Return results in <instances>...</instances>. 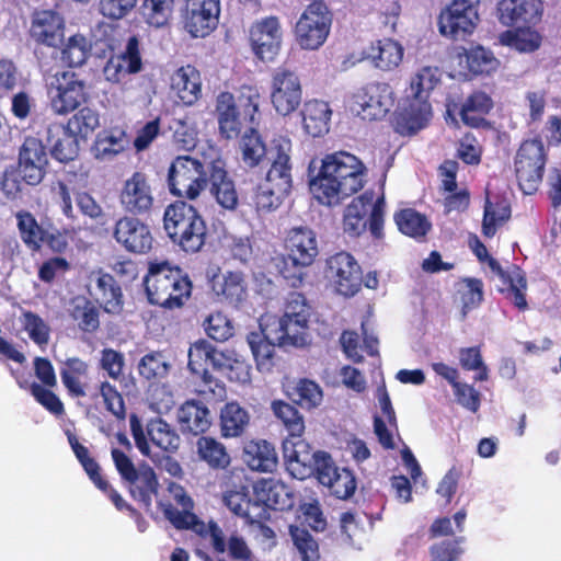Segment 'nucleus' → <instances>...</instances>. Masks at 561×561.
Masks as SVG:
<instances>
[{
	"label": "nucleus",
	"instance_id": "5",
	"mask_svg": "<svg viewBox=\"0 0 561 561\" xmlns=\"http://www.w3.org/2000/svg\"><path fill=\"white\" fill-rule=\"evenodd\" d=\"M549 150L540 135L522 140L513 157V170L518 188L535 194L546 172Z\"/></svg>",
	"mask_w": 561,
	"mask_h": 561
},
{
	"label": "nucleus",
	"instance_id": "23",
	"mask_svg": "<svg viewBox=\"0 0 561 561\" xmlns=\"http://www.w3.org/2000/svg\"><path fill=\"white\" fill-rule=\"evenodd\" d=\"M210 283L214 295L221 304L238 308L248 298L247 277L240 271L214 275Z\"/></svg>",
	"mask_w": 561,
	"mask_h": 561
},
{
	"label": "nucleus",
	"instance_id": "1",
	"mask_svg": "<svg viewBox=\"0 0 561 561\" xmlns=\"http://www.w3.org/2000/svg\"><path fill=\"white\" fill-rule=\"evenodd\" d=\"M366 171L363 161L347 151L328 153L310 180V192L322 205H339L363 188Z\"/></svg>",
	"mask_w": 561,
	"mask_h": 561
},
{
	"label": "nucleus",
	"instance_id": "57",
	"mask_svg": "<svg viewBox=\"0 0 561 561\" xmlns=\"http://www.w3.org/2000/svg\"><path fill=\"white\" fill-rule=\"evenodd\" d=\"M511 217V208L504 203L493 204L489 199L485 202L482 233L486 238H492L496 233L497 226L505 222Z\"/></svg>",
	"mask_w": 561,
	"mask_h": 561
},
{
	"label": "nucleus",
	"instance_id": "18",
	"mask_svg": "<svg viewBox=\"0 0 561 561\" xmlns=\"http://www.w3.org/2000/svg\"><path fill=\"white\" fill-rule=\"evenodd\" d=\"M119 202L127 214L149 215L154 198L148 175L141 171L134 172L123 184Z\"/></svg>",
	"mask_w": 561,
	"mask_h": 561
},
{
	"label": "nucleus",
	"instance_id": "12",
	"mask_svg": "<svg viewBox=\"0 0 561 561\" xmlns=\"http://www.w3.org/2000/svg\"><path fill=\"white\" fill-rule=\"evenodd\" d=\"M249 43L253 55L263 62L274 61L283 44V28L277 16L254 21L249 27Z\"/></svg>",
	"mask_w": 561,
	"mask_h": 561
},
{
	"label": "nucleus",
	"instance_id": "10",
	"mask_svg": "<svg viewBox=\"0 0 561 561\" xmlns=\"http://www.w3.org/2000/svg\"><path fill=\"white\" fill-rule=\"evenodd\" d=\"M477 5L471 0H453L438 15L439 33L454 41H466L473 34L478 23Z\"/></svg>",
	"mask_w": 561,
	"mask_h": 561
},
{
	"label": "nucleus",
	"instance_id": "63",
	"mask_svg": "<svg viewBox=\"0 0 561 561\" xmlns=\"http://www.w3.org/2000/svg\"><path fill=\"white\" fill-rule=\"evenodd\" d=\"M99 393L103 399L105 409L117 420L126 417V405L122 393L110 381L100 382Z\"/></svg>",
	"mask_w": 561,
	"mask_h": 561
},
{
	"label": "nucleus",
	"instance_id": "3",
	"mask_svg": "<svg viewBox=\"0 0 561 561\" xmlns=\"http://www.w3.org/2000/svg\"><path fill=\"white\" fill-rule=\"evenodd\" d=\"M260 100L261 94L253 85H241L237 94L220 92L215 103L220 136L225 139H234L243 129L256 128L260 124Z\"/></svg>",
	"mask_w": 561,
	"mask_h": 561
},
{
	"label": "nucleus",
	"instance_id": "20",
	"mask_svg": "<svg viewBox=\"0 0 561 561\" xmlns=\"http://www.w3.org/2000/svg\"><path fill=\"white\" fill-rule=\"evenodd\" d=\"M208 184L210 195L222 209L233 211L238 208L239 194L222 159L210 162Z\"/></svg>",
	"mask_w": 561,
	"mask_h": 561
},
{
	"label": "nucleus",
	"instance_id": "16",
	"mask_svg": "<svg viewBox=\"0 0 561 561\" xmlns=\"http://www.w3.org/2000/svg\"><path fill=\"white\" fill-rule=\"evenodd\" d=\"M220 0H185L183 24L193 38L210 35L219 24Z\"/></svg>",
	"mask_w": 561,
	"mask_h": 561
},
{
	"label": "nucleus",
	"instance_id": "30",
	"mask_svg": "<svg viewBox=\"0 0 561 561\" xmlns=\"http://www.w3.org/2000/svg\"><path fill=\"white\" fill-rule=\"evenodd\" d=\"M178 420L183 432L204 434L211 425L210 411L199 400H187L179 409Z\"/></svg>",
	"mask_w": 561,
	"mask_h": 561
},
{
	"label": "nucleus",
	"instance_id": "22",
	"mask_svg": "<svg viewBox=\"0 0 561 561\" xmlns=\"http://www.w3.org/2000/svg\"><path fill=\"white\" fill-rule=\"evenodd\" d=\"M283 457L288 472L296 479L305 480L311 477V463L316 451L301 437L286 436L283 440Z\"/></svg>",
	"mask_w": 561,
	"mask_h": 561
},
{
	"label": "nucleus",
	"instance_id": "40",
	"mask_svg": "<svg viewBox=\"0 0 561 561\" xmlns=\"http://www.w3.org/2000/svg\"><path fill=\"white\" fill-rule=\"evenodd\" d=\"M460 56V65L465 64V68L472 77L490 76L495 72L500 66L499 59L494 54L481 45H477L469 49H463Z\"/></svg>",
	"mask_w": 561,
	"mask_h": 561
},
{
	"label": "nucleus",
	"instance_id": "32",
	"mask_svg": "<svg viewBox=\"0 0 561 561\" xmlns=\"http://www.w3.org/2000/svg\"><path fill=\"white\" fill-rule=\"evenodd\" d=\"M139 13L150 28H170L175 16V0H139Z\"/></svg>",
	"mask_w": 561,
	"mask_h": 561
},
{
	"label": "nucleus",
	"instance_id": "39",
	"mask_svg": "<svg viewBox=\"0 0 561 561\" xmlns=\"http://www.w3.org/2000/svg\"><path fill=\"white\" fill-rule=\"evenodd\" d=\"M492 107L493 101L485 92L474 91L462 104L459 115L462 123L469 127H484L488 124L485 115Z\"/></svg>",
	"mask_w": 561,
	"mask_h": 561
},
{
	"label": "nucleus",
	"instance_id": "9",
	"mask_svg": "<svg viewBox=\"0 0 561 561\" xmlns=\"http://www.w3.org/2000/svg\"><path fill=\"white\" fill-rule=\"evenodd\" d=\"M332 13L323 1H312L296 24L297 42L304 49H318L327 41Z\"/></svg>",
	"mask_w": 561,
	"mask_h": 561
},
{
	"label": "nucleus",
	"instance_id": "38",
	"mask_svg": "<svg viewBox=\"0 0 561 561\" xmlns=\"http://www.w3.org/2000/svg\"><path fill=\"white\" fill-rule=\"evenodd\" d=\"M198 210L185 201H176L164 209L163 228L172 241L183 231L194 217H199Z\"/></svg>",
	"mask_w": 561,
	"mask_h": 561
},
{
	"label": "nucleus",
	"instance_id": "55",
	"mask_svg": "<svg viewBox=\"0 0 561 561\" xmlns=\"http://www.w3.org/2000/svg\"><path fill=\"white\" fill-rule=\"evenodd\" d=\"M289 535L302 561L319 560V545L306 528L299 527L297 525H290Z\"/></svg>",
	"mask_w": 561,
	"mask_h": 561
},
{
	"label": "nucleus",
	"instance_id": "15",
	"mask_svg": "<svg viewBox=\"0 0 561 561\" xmlns=\"http://www.w3.org/2000/svg\"><path fill=\"white\" fill-rule=\"evenodd\" d=\"M48 156L42 139L26 136L19 149L18 173L21 180L31 186H36L47 174Z\"/></svg>",
	"mask_w": 561,
	"mask_h": 561
},
{
	"label": "nucleus",
	"instance_id": "21",
	"mask_svg": "<svg viewBox=\"0 0 561 561\" xmlns=\"http://www.w3.org/2000/svg\"><path fill=\"white\" fill-rule=\"evenodd\" d=\"M65 21L54 10L35 11L30 28L31 37L48 47H59L64 42Z\"/></svg>",
	"mask_w": 561,
	"mask_h": 561
},
{
	"label": "nucleus",
	"instance_id": "54",
	"mask_svg": "<svg viewBox=\"0 0 561 561\" xmlns=\"http://www.w3.org/2000/svg\"><path fill=\"white\" fill-rule=\"evenodd\" d=\"M290 396L295 403L307 410L320 405L323 398L321 387L308 378L299 379Z\"/></svg>",
	"mask_w": 561,
	"mask_h": 561
},
{
	"label": "nucleus",
	"instance_id": "53",
	"mask_svg": "<svg viewBox=\"0 0 561 561\" xmlns=\"http://www.w3.org/2000/svg\"><path fill=\"white\" fill-rule=\"evenodd\" d=\"M92 45L82 34L70 36L61 49V61L68 68H77L84 65L91 55Z\"/></svg>",
	"mask_w": 561,
	"mask_h": 561
},
{
	"label": "nucleus",
	"instance_id": "61",
	"mask_svg": "<svg viewBox=\"0 0 561 561\" xmlns=\"http://www.w3.org/2000/svg\"><path fill=\"white\" fill-rule=\"evenodd\" d=\"M139 0H99L98 12L110 22L121 21L133 13Z\"/></svg>",
	"mask_w": 561,
	"mask_h": 561
},
{
	"label": "nucleus",
	"instance_id": "45",
	"mask_svg": "<svg viewBox=\"0 0 561 561\" xmlns=\"http://www.w3.org/2000/svg\"><path fill=\"white\" fill-rule=\"evenodd\" d=\"M149 440L159 449L175 453L180 447V436L172 426L161 417L152 419L147 424Z\"/></svg>",
	"mask_w": 561,
	"mask_h": 561
},
{
	"label": "nucleus",
	"instance_id": "46",
	"mask_svg": "<svg viewBox=\"0 0 561 561\" xmlns=\"http://www.w3.org/2000/svg\"><path fill=\"white\" fill-rule=\"evenodd\" d=\"M393 220L400 232L414 239L424 238L432 228L426 216L413 208H403L396 211Z\"/></svg>",
	"mask_w": 561,
	"mask_h": 561
},
{
	"label": "nucleus",
	"instance_id": "4",
	"mask_svg": "<svg viewBox=\"0 0 561 561\" xmlns=\"http://www.w3.org/2000/svg\"><path fill=\"white\" fill-rule=\"evenodd\" d=\"M284 249L278 272L290 287L298 288L306 276L305 268L314 262L319 253L314 231L308 227L291 228L286 234Z\"/></svg>",
	"mask_w": 561,
	"mask_h": 561
},
{
	"label": "nucleus",
	"instance_id": "24",
	"mask_svg": "<svg viewBox=\"0 0 561 561\" xmlns=\"http://www.w3.org/2000/svg\"><path fill=\"white\" fill-rule=\"evenodd\" d=\"M542 11L541 0H501L497 4L499 19L506 26L536 24Z\"/></svg>",
	"mask_w": 561,
	"mask_h": 561
},
{
	"label": "nucleus",
	"instance_id": "7",
	"mask_svg": "<svg viewBox=\"0 0 561 561\" xmlns=\"http://www.w3.org/2000/svg\"><path fill=\"white\" fill-rule=\"evenodd\" d=\"M209 167L190 154L176 156L168 170V187L170 193L180 198L195 201L208 186Z\"/></svg>",
	"mask_w": 561,
	"mask_h": 561
},
{
	"label": "nucleus",
	"instance_id": "41",
	"mask_svg": "<svg viewBox=\"0 0 561 561\" xmlns=\"http://www.w3.org/2000/svg\"><path fill=\"white\" fill-rule=\"evenodd\" d=\"M225 355L206 340L193 343L188 350V369L191 373L211 367L214 370L221 369L225 364Z\"/></svg>",
	"mask_w": 561,
	"mask_h": 561
},
{
	"label": "nucleus",
	"instance_id": "44",
	"mask_svg": "<svg viewBox=\"0 0 561 561\" xmlns=\"http://www.w3.org/2000/svg\"><path fill=\"white\" fill-rule=\"evenodd\" d=\"M16 227L20 238L32 252H38L43 247L46 228L38 224L35 216L25 209L15 213Z\"/></svg>",
	"mask_w": 561,
	"mask_h": 561
},
{
	"label": "nucleus",
	"instance_id": "27",
	"mask_svg": "<svg viewBox=\"0 0 561 561\" xmlns=\"http://www.w3.org/2000/svg\"><path fill=\"white\" fill-rule=\"evenodd\" d=\"M171 88L184 105L195 104L202 96L201 72L192 65L180 67L171 77Z\"/></svg>",
	"mask_w": 561,
	"mask_h": 561
},
{
	"label": "nucleus",
	"instance_id": "60",
	"mask_svg": "<svg viewBox=\"0 0 561 561\" xmlns=\"http://www.w3.org/2000/svg\"><path fill=\"white\" fill-rule=\"evenodd\" d=\"M289 194L271 184H260L254 194V204L259 214H266L279 207L283 199Z\"/></svg>",
	"mask_w": 561,
	"mask_h": 561
},
{
	"label": "nucleus",
	"instance_id": "35",
	"mask_svg": "<svg viewBox=\"0 0 561 561\" xmlns=\"http://www.w3.org/2000/svg\"><path fill=\"white\" fill-rule=\"evenodd\" d=\"M403 53L404 49L399 42L392 38H381L370 44L367 56L376 68L389 71L401 64Z\"/></svg>",
	"mask_w": 561,
	"mask_h": 561
},
{
	"label": "nucleus",
	"instance_id": "58",
	"mask_svg": "<svg viewBox=\"0 0 561 561\" xmlns=\"http://www.w3.org/2000/svg\"><path fill=\"white\" fill-rule=\"evenodd\" d=\"M323 485L339 500H348L357 489L356 478L353 471L347 468H341L336 474H333L330 481L325 482Z\"/></svg>",
	"mask_w": 561,
	"mask_h": 561
},
{
	"label": "nucleus",
	"instance_id": "8",
	"mask_svg": "<svg viewBox=\"0 0 561 561\" xmlns=\"http://www.w3.org/2000/svg\"><path fill=\"white\" fill-rule=\"evenodd\" d=\"M439 79L437 68L423 67L410 83V94L408 95L409 105L404 107L400 116L411 123L410 131H416L422 128L431 115V103L428 102L430 92L436 87Z\"/></svg>",
	"mask_w": 561,
	"mask_h": 561
},
{
	"label": "nucleus",
	"instance_id": "29",
	"mask_svg": "<svg viewBox=\"0 0 561 561\" xmlns=\"http://www.w3.org/2000/svg\"><path fill=\"white\" fill-rule=\"evenodd\" d=\"M130 496L150 508L152 499L158 494L159 481L154 470L149 465H140L131 479L125 480Z\"/></svg>",
	"mask_w": 561,
	"mask_h": 561
},
{
	"label": "nucleus",
	"instance_id": "47",
	"mask_svg": "<svg viewBox=\"0 0 561 561\" xmlns=\"http://www.w3.org/2000/svg\"><path fill=\"white\" fill-rule=\"evenodd\" d=\"M239 150L242 162L249 168L257 167L266 159V146L257 127L244 131L239 141Z\"/></svg>",
	"mask_w": 561,
	"mask_h": 561
},
{
	"label": "nucleus",
	"instance_id": "62",
	"mask_svg": "<svg viewBox=\"0 0 561 561\" xmlns=\"http://www.w3.org/2000/svg\"><path fill=\"white\" fill-rule=\"evenodd\" d=\"M170 365L160 352H151L141 357L138 371L147 380L163 378L169 373Z\"/></svg>",
	"mask_w": 561,
	"mask_h": 561
},
{
	"label": "nucleus",
	"instance_id": "42",
	"mask_svg": "<svg viewBox=\"0 0 561 561\" xmlns=\"http://www.w3.org/2000/svg\"><path fill=\"white\" fill-rule=\"evenodd\" d=\"M71 114L64 126V134L87 140L100 127V114L95 108L82 105Z\"/></svg>",
	"mask_w": 561,
	"mask_h": 561
},
{
	"label": "nucleus",
	"instance_id": "64",
	"mask_svg": "<svg viewBox=\"0 0 561 561\" xmlns=\"http://www.w3.org/2000/svg\"><path fill=\"white\" fill-rule=\"evenodd\" d=\"M204 325L207 335L217 342H225L234 333V328L231 321L222 312L209 314Z\"/></svg>",
	"mask_w": 561,
	"mask_h": 561
},
{
	"label": "nucleus",
	"instance_id": "25",
	"mask_svg": "<svg viewBox=\"0 0 561 561\" xmlns=\"http://www.w3.org/2000/svg\"><path fill=\"white\" fill-rule=\"evenodd\" d=\"M375 198L374 191H365L363 194L354 197L345 207L343 213V230L352 237L358 238L367 229V213Z\"/></svg>",
	"mask_w": 561,
	"mask_h": 561
},
{
	"label": "nucleus",
	"instance_id": "33",
	"mask_svg": "<svg viewBox=\"0 0 561 561\" xmlns=\"http://www.w3.org/2000/svg\"><path fill=\"white\" fill-rule=\"evenodd\" d=\"M305 131L311 137H321L329 131L332 111L328 102L308 100L300 112Z\"/></svg>",
	"mask_w": 561,
	"mask_h": 561
},
{
	"label": "nucleus",
	"instance_id": "26",
	"mask_svg": "<svg viewBox=\"0 0 561 561\" xmlns=\"http://www.w3.org/2000/svg\"><path fill=\"white\" fill-rule=\"evenodd\" d=\"M242 459L252 471L270 472L276 470L278 458L273 444L265 439H251L243 446Z\"/></svg>",
	"mask_w": 561,
	"mask_h": 561
},
{
	"label": "nucleus",
	"instance_id": "50",
	"mask_svg": "<svg viewBox=\"0 0 561 561\" xmlns=\"http://www.w3.org/2000/svg\"><path fill=\"white\" fill-rule=\"evenodd\" d=\"M274 416L283 424L287 436L301 437L305 433V420L301 413L290 403L274 400L271 404Z\"/></svg>",
	"mask_w": 561,
	"mask_h": 561
},
{
	"label": "nucleus",
	"instance_id": "31",
	"mask_svg": "<svg viewBox=\"0 0 561 561\" xmlns=\"http://www.w3.org/2000/svg\"><path fill=\"white\" fill-rule=\"evenodd\" d=\"M247 341L254 356L257 369L270 371L274 366V354L277 342L274 340L272 325L261 327L259 332H250Z\"/></svg>",
	"mask_w": 561,
	"mask_h": 561
},
{
	"label": "nucleus",
	"instance_id": "49",
	"mask_svg": "<svg viewBox=\"0 0 561 561\" xmlns=\"http://www.w3.org/2000/svg\"><path fill=\"white\" fill-rule=\"evenodd\" d=\"M70 317L84 333H95L100 328V307L88 298L75 300Z\"/></svg>",
	"mask_w": 561,
	"mask_h": 561
},
{
	"label": "nucleus",
	"instance_id": "6",
	"mask_svg": "<svg viewBox=\"0 0 561 561\" xmlns=\"http://www.w3.org/2000/svg\"><path fill=\"white\" fill-rule=\"evenodd\" d=\"M50 111L57 116H67L90 101L88 82L73 70H58L47 83Z\"/></svg>",
	"mask_w": 561,
	"mask_h": 561
},
{
	"label": "nucleus",
	"instance_id": "2",
	"mask_svg": "<svg viewBox=\"0 0 561 561\" xmlns=\"http://www.w3.org/2000/svg\"><path fill=\"white\" fill-rule=\"evenodd\" d=\"M144 286L148 302L164 310L183 308L193 291L188 274L167 260L149 262Z\"/></svg>",
	"mask_w": 561,
	"mask_h": 561
},
{
	"label": "nucleus",
	"instance_id": "17",
	"mask_svg": "<svg viewBox=\"0 0 561 561\" xmlns=\"http://www.w3.org/2000/svg\"><path fill=\"white\" fill-rule=\"evenodd\" d=\"M327 275L337 293L345 297L354 296L360 289L362 268L348 252H337L327 260Z\"/></svg>",
	"mask_w": 561,
	"mask_h": 561
},
{
	"label": "nucleus",
	"instance_id": "51",
	"mask_svg": "<svg viewBox=\"0 0 561 561\" xmlns=\"http://www.w3.org/2000/svg\"><path fill=\"white\" fill-rule=\"evenodd\" d=\"M500 39L503 45L519 53H533L540 47L542 42V37L537 31L519 25L514 31L503 32Z\"/></svg>",
	"mask_w": 561,
	"mask_h": 561
},
{
	"label": "nucleus",
	"instance_id": "11",
	"mask_svg": "<svg viewBox=\"0 0 561 561\" xmlns=\"http://www.w3.org/2000/svg\"><path fill=\"white\" fill-rule=\"evenodd\" d=\"M394 104V93L387 82H370L353 94L351 111L363 121L383 118Z\"/></svg>",
	"mask_w": 561,
	"mask_h": 561
},
{
	"label": "nucleus",
	"instance_id": "13",
	"mask_svg": "<svg viewBox=\"0 0 561 561\" xmlns=\"http://www.w3.org/2000/svg\"><path fill=\"white\" fill-rule=\"evenodd\" d=\"M112 237L126 252L137 255L148 254L154 242L149 225L134 215L118 218L113 227Z\"/></svg>",
	"mask_w": 561,
	"mask_h": 561
},
{
	"label": "nucleus",
	"instance_id": "34",
	"mask_svg": "<svg viewBox=\"0 0 561 561\" xmlns=\"http://www.w3.org/2000/svg\"><path fill=\"white\" fill-rule=\"evenodd\" d=\"M274 340L279 346H304L307 344L309 321L282 316L272 324Z\"/></svg>",
	"mask_w": 561,
	"mask_h": 561
},
{
	"label": "nucleus",
	"instance_id": "56",
	"mask_svg": "<svg viewBox=\"0 0 561 561\" xmlns=\"http://www.w3.org/2000/svg\"><path fill=\"white\" fill-rule=\"evenodd\" d=\"M119 62L116 66V75L124 68L126 73H138L142 69L139 36L134 34L128 37L124 50L117 56Z\"/></svg>",
	"mask_w": 561,
	"mask_h": 561
},
{
	"label": "nucleus",
	"instance_id": "28",
	"mask_svg": "<svg viewBox=\"0 0 561 561\" xmlns=\"http://www.w3.org/2000/svg\"><path fill=\"white\" fill-rule=\"evenodd\" d=\"M89 364L80 357H68L61 362L59 375L67 393L71 398H84L88 385Z\"/></svg>",
	"mask_w": 561,
	"mask_h": 561
},
{
	"label": "nucleus",
	"instance_id": "43",
	"mask_svg": "<svg viewBox=\"0 0 561 561\" xmlns=\"http://www.w3.org/2000/svg\"><path fill=\"white\" fill-rule=\"evenodd\" d=\"M196 450L201 460L213 470H226L231 457L226 446L215 437L202 435L196 442Z\"/></svg>",
	"mask_w": 561,
	"mask_h": 561
},
{
	"label": "nucleus",
	"instance_id": "19",
	"mask_svg": "<svg viewBox=\"0 0 561 561\" xmlns=\"http://www.w3.org/2000/svg\"><path fill=\"white\" fill-rule=\"evenodd\" d=\"M291 141L287 137L274 138L270 148L271 168L266 173L265 183L277 187L278 192L290 193L293 187L291 176Z\"/></svg>",
	"mask_w": 561,
	"mask_h": 561
},
{
	"label": "nucleus",
	"instance_id": "36",
	"mask_svg": "<svg viewBox=\"0 0 561 561\" xmlns=\"http://www.w3.org/2000/svg\"><path fill=\"white\" fill-rule=\"evenodd\" d=\"M250 414L238 402H227L220 410L219 426L224 438L241 437L249 427Z\"/></svg>",
	"mask_w": 561,
	"mask_h": 561
},
{
	"label": "nucleus",
	"instance_id": "59",
	"mask_svg": "<svg viewBox=\"0 0 561 561\" xmlns=\"http://www.w3.org/2000/svg\"><path fill=\"white\" fill-rule=\"evenodd\" d=\"M21 322L30 339L37 345H46L50 337L49 325L35 312L23 310Z\"/></svg>",
	"mask_w": 561,
	"mask_h": 561
},
{
	"label": "nucleus",
	"instance_id": "52",
	"mask_svg": "<svg viewBox=\"0 0 561 561\" xmlns=\"http://www.w3.org/2000/svg\"><path fill=\"white\" fill-rule=\"evenodd\" d=\"M123 130H103L95 138L92 151L94 158L102 161L112 160L125 150Z\"/></svg>",
	"mask_w": 561,
	"mask_h": 561
},
{
	"label": "nucleus",
	"instance_id": "48",
	"mask_svg": "<svg viewBox=\"0 0 561 561\" xmlns=\"http://www.w3.org/2000/svg\"><path fill=\"white\" fill-rule=\"evenodd\" d=\"M207 227L202 215L194 217L190 225L183 229L172 242L186 253H197L205 245Z\"/></svg>",
	"mask_w": 561,
	"mask_h": 561
},
{
	"label": "nucleus",
	"instance_id": "14",
	"mask_svg": "<svg viewBox=\"0 0 561 561\" xmlns=\"http://www.w3.org/2000/svg\"><path fill=\"white\" fill-rule=\"evenodd\" d=\"M270 99L277 114L287 116L294 113L302 99L298 76L287 68L275 70L271 79Z\"/></svg>",
	"mask_w": 561,
	"mask_h": 561
},
{
	"label": "nucleus",
	"instance_id": "37",
	"mask_svg": "<svg viewBox=\"0 0 561 561\" xmlns=\"http://www.w3.org/2000/svg\"><path fill=\"white\" fill-rule=\"evenodd\" d=\"M96 300L101 308L111 314H119L124 308V296L113 275L100 273L95 280Z\"/></svg>",
	"mask_w": 561,
	"mask_h": 561
}]
</instances>
